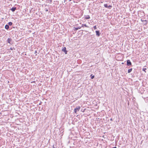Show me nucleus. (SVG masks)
I'll list each match as a JSON object with an SVG mask.
<instances>
[{
  "label": "nucleus",
  "instance_id": "2eb2a0df",
  "mask_svg": "<svg viewBox=\"0 0 148 148\" xmlns=\"http://www.w3.org/2000/svg\"><path fill=\"white\" fill-rule=\"evenodd\" d=\"M93 28L95 29H97L96 26H95L93 27Z\"/></svg>",
  "mask_w": 148,
  "mask_h": 148
},
{
  "label": "nucleus",
  "instance_id": "f03ea898",
  "mask_svg": "<svg viewBox=\"0 0 148 148\" xmlns=\"http://www.w3.org/2000/svg\"><path fill=\"white\" fill-rule=\"evenodd\" d=\"M104 6L106 8H108L109 9H111V8H112V6L111 5H109L108 6V4H104Z\"/></svg>",
  "mask_w": 148,
  "mask_h": 148
},
{
  "label": "nucleus",
  "instance_id": "dca6fc26",
  "mask_svg": "<svg viewBox=\"0 0 148 148\" xmlns=\"http://www.w3.org/2000/svg\"><path fill=\"white\" fill-rule=\"evenodd\" d=\"M84 26L85 27H88V26L87 25H86V24H84Z\"/></svg>",
  "mask_w": 148,
  "mask_h": 148
},
{
  "label": "nucleus",
  "instance_id": "423d86ee",
  "mask_svg": "<svg viewBox=\"0 0 148 148\" xmlns=\"http://www.w3.org/2000/svg\"><path fill=\"white\" fill-rule=\"evenodd\" d=\"M96 35L98 36H99L100 35V33L99 32V31H96Z\"/></svg>",
  "mask_w": 148,
  "mask_h": 148
},
{
  "label": "nucleus",
  "instance_id": "f257e3e1",
  "mask_svg": "<svg viewBox=\"0 0 148 148\" xmlns=\"http://www.w3.org/2000/svg\"><path fill=\"white\" fill-rule=\"evenodd\" d=\"M80 108V106L77 107L76 108H75L74 110L75 113H76L77 111H79Z\"/></svg>",
  "mask_w": 148,
  "mask_h": 148
},
{
  "label": "nucleus",
  "instance_id": "6e6552de",
  "mask_svg": "<svg viewBox=\"0 0 148 148\" xmlns=\"http://www.w3.org/2000/svg\"><path fill=\"white\" fill-rule=\"evenodd\" d=\"M85 19H89L90 18V16L88 15L86 16H85Z\"/></svg>",
  "mask_w": 148,
  "mask_h": 148
},
{
  "label": "nucleus",
  "instance_id": "f3484780",
  "mask_svg": "<svg viewBox=\"0 0 148 148\" xmlns=\"http://www.w3.org/2000/svg\"><path fill=\"white\" fill-rule=\"evenodd\" d=\"M37 51H35V52H34V54H36V53H37Z\"/></svg>",
  "mask_w": 148,
  "mask_h": 148
},
{
  "label": "nucleus",
  "instance_id": "0eeeda50",
  "mask_svg": "<svg viewBox=\"0 0 148 148\" xmlns=\"http://www.w3.org/2000/svg\"><path fill=\"white\" fill-rule=\"evenodd\" d=\"M16 7H12L11 9V11L12 12H13L15 11V10H16Z\"/></svg>",
  "mask_w": 148,
  "mask_h": 148
},
{
  "label": "nucleus",
  "instance_id": "5701e85b",
  "mask_svg": "<svg viewBox=\"0 0 148 148\" xmlns=\"http://www.w3.org/2000/svg\"><path fill=\"white\" fill-rule=\"evenodd\" d=\"M71 1V0H69V1Z\"/></svg>",
  "mask_w": 148,
  "mask_h": 148
},
{
  "label": "nucleus",
  "instance_id": "1a4fd4ad",
  "mask_svg": "<svg viewBox=\"0 0 148 148\" xmlns=\"http://www.w3.org/2000/svg\"><path fill=\"white\" fill-rule=\"evenodd\" d=\"M5 28L7 29H8L9 28V25H6L5 26Z\"/></svg>",
  "mask_w": 148,
  "mask_h": 148
},
{
  "label": "nucleus",
  "instance_id": "f8f14e48",
  "mask_svg": "<svg viewBox=\"0 0 148 148\" xmlns=\"http://www.w3.org/2000/svg\"><path fill=\"white\" fill-rule=\"evenodd\" d=\"M12 23L11 22H9L8 23V25L11 26L12 25Z\"/></svg>",
  "mask_w": 148,
  "mask_h": 148
},
{
  "label": "nucleus",
  "instance_id": "a211bd4d",
  "mask_svg": "<svg viewBox=\"0 0 148 148\" xmlns=\"http://www.w3.org/2000/svg\"><path fill=\"white\" fill-rule=\"evenodd\" d=\"M84 26V24H83L82 26V27Z\"/></svg>",
  "mask_w": 148,
  "mask_h": 148
},
{
  "label": "nucleus",
  "instance_id": "ddd939ff",
  "mask_svg": "<svg viewBox=\"0 0 148 148\" xmlns=\"http://www.w3.org/2000/svg\"><path fill=\"white\" fill-rule=\"evenodd\" d=\"M91 79H93L94 78V75L92 76V75H91Z\"/></svg>",
  "mask_w": 148,
  "mask_h": 148
},
{
  "label": "nucleus",
  "instance_id": "39448f33",
  "mask_svg": "<svg viewBox=\"0 0 148 148\" xmlns=\"http://www.w3.org/2000/svg\"><path fill=\"white\" fill-rule=\"evenodd\" d=\"M7 42H8V43H10V44H11L12 43V39L10 38H8L7 40Z\"/></svg>",
  "mask_w": 148,
  "mask_h": 148
},
{
  "label": "nucleus",
  "instance_id": "aec40b11",
  "mask_svg": "<svg viewBox=\"0 0 148 148\" xmlns=\"http://www.w3.org/2000/svg\"><path fill=\"white\" fill-rule=\"evenodd\" d=\"M112 119H110V120L111 121H112Z\"/></svg>",
  "mask_w": 148,
  "mask_h": 148
},
{
  "label": "nucleus",
  "instance_id": "6ab92c4d",
  "mask_svg": "<svg viewBox=\"0 0 148 148\" xmlns=\"http://www.w3.org/2000/svg\"><path fill=\"white\" fill-rule=\"evenodd\" d=\"M112 148H117L116 147H113Z\"/></svg>",
  "mask_w": 148,
  "mask_h": 148
},
{
  "label": "nucleus",
  "instance_id": "412c9836",
  "mask_svg": "<svg viewBox=\"0 0 148 148\" xmlns=\"http://www.w3.org/2000/svg\"><path fill=\"white\" fill-rule=\"evenodd\" d=\"M48 11V10H46V11Z\"/></svg>",
  "mask_w": 148,
  "mask_h": 148
},
{
  "label": "nucleus",
  "instance_id": "7ed1b4c3",
  "mask_svg": "<svg viewBox=\"0 0 148 148\" xmlns=\"http://www.w3.org/2000/svg\"><path fill=\"white\" fill-rule=\"evenodd\" d=\"M62 51L64 52L65 54H66L67 53V51L66 50V48L65 47H64L62 49Z\"/></svg>",
  "mask_w": 148,
  "mask_h": 148
},
{
  "label": "nucleus",
  "instance_id": "9b49d317",
  "mask_svg": "<svg viewBox=\"0 0 148 148\" xmlns=\"http://www.w3.org/2000/svg\"><path fill=\"white\" fill-rule=\"evenodd\" d=\"M74 28H75V29L74 30H77L79 29H80L81 27H79L78 28L75 27Z\"/></svg>",
  "mask_w": 148,
  "mask_h": 148
},
{
  "label": "nucleus",
  "instance_id": "4be33fe9",
  "mask_svg": "<svg viewBox=\"0 0 148 148\" xmlns=\"http://www.w3.org/2000/svg\"><path fill=\"white\" fill-rule=\"evenodd\" d=\"M64 0V2H65V0Z\"/></svg>",
  "mask_w": 148,
  "mask_h": 148
},
{
  "label": "nucleus",
  "instance_id": "20e7f679",
  "mask_svg": "<svg viewBox=\"0 0 148 148\" xmlns=\"http://www.w3.org/2000/svg\"><path fill=\"white\" fill-rule=\"evenodd\" d=\"M127 66H130L132 64L130 60H127Z\"/></svg>",
  "mask_w": 148,
  "mask_h": 148
},
{
  "label": "nucleus",
  "instance_id": "4468645a",
  "mask_svg": "<svg viewBox=\"0 0 148 148\" xmlns=\"http://www.w3.org/2000/svg\"><path fill=\"white\" fill-rule=\"evenodd\" d=\"M146 69H147L146 68H144L143 69V71H144L145 72H146L145 70H146Z\"/></svg>",
  "mask_w": 148,
  "mask_h": 148
},
{
  "label": "nucleus",
  "instance_id": "9d476101",
  "mask_svg": "<svg viewBox=\"0 0 148 148\" xmlns=\"http://www.w3.org/2000/svg\"><path fill=\"white\" fill-rule=\"evenodd\" d=\"M132 68H131L130 69H129L128 70V73H130L132 71Z\"/></svg>",
  "mask_w": 148,
  "mask_h": 148
}]
</instances>
